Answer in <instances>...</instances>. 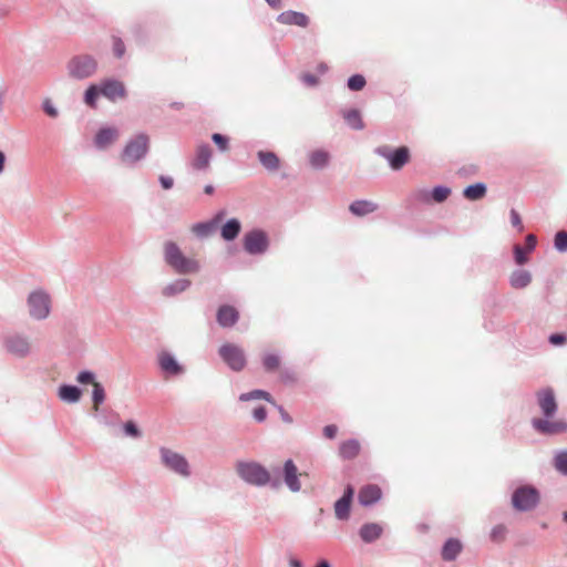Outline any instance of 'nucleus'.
Masks as SVG:
<instances>
[{
  "label": "nucleus",
  "mask_w": 567,
  "mask_h": 567,
  "mask_svg": "<svg viewBox=\"0 0 567 567\" xmlns=\"http://www.w3.org/2000/svg\"><path fill=\"white\" fill-rule=\"evenodd\" d=\"M218 354L227 367L235 372L243 371L247 364L245 351L237 344L224 343L219 347Z\"/></svg>",
  "instance_id": "6e6552de"
},
{
  "label": "nucleus",
  "mask_w": 567,
  "mask_h": 567,
  "mask_svg": "<svg viewBox=\"0 0 567 567\" xmlns=\"http://www.w3.org/2000/svg\"><path fill=\"white\" fill-rule=\"evenodd\" d=\"M252 416L257 422H264L267 419L266 408L262 405L256 408L252 412Z\"/></svg>",
  "instance_id": "864d4df0"
},
{
  "label": "nucleus",
  "mask_w": 567,
  "mask_h": 567,
  "mask_svg": "<svg viewBox=\"0 0 567 567\" xmlns=\"http://www.w3.org/2000/svg\"><path fill=\"white\" fill-rule=\"evenodd\" d=\"M289 565H290V567H303L302 561L298 558H290Z\"/></svg>",
  "instance_id": "69168bd1"
},
{
  "label": "nucleus",
  "mask_w": 567,
  "mask_h": 567,
  "mask_svg": "<svg viewBox=\"0 0 567 567\" xmlns=\"http://www.w3.org/2000/svg\"><path fill=\"white\" fill-rule=\"evenodd\" d=\"M278 410L285 423H292V417L285 411L282 406H278Z\"/></svg>",
  "instance_id": "e2e57ef3"
},
{
  "label": "nucleus",
  "mask_w": 567,
  "mask_h": 567,
  "mask_svg": "<svg viewBox=\"0 0 567 567\" xmlns=\"http://www.w3.org/2000/svg\"><path fill=\"white\" fill-rule=\"evenodd\" d=\"M150 148V138L145 133H140L131 138L121 153L123 163L134 165L143 159Z\"/></svg>",
  "instance_id": "7ed1b4c3"
},
{
  "label": "nucleus",
  "mask_w": 567,
  "mask_h": 567,
  "mask_svg": "<svg viewBox=\"0 0 567 567\" xmlns=\"http://www.w3.org/2000/svg\"><path fill=\"white\" fill-rule=\"evenodd\" d=\"M329 153L322 150H317L309 155V163L315 169H323L329 164Z\"/></svg>",
  "instance_id": "473e14b6"
},
{
  "label": "nucleus",
  "mask_w": 567,
  "mask_h": 567,
  "mask_svg": "<svg viewBox=\"0 0 567 567\" xmlns=\"http://www.w3.org/2000/svg\"><path fill=\"white\" fill-rule=\"evenodd\" d=\"M158 182L164 189H171L174 186V179L171 176L161 175Z\"/></svg>",
  "instance_id": "13d9d810"
},
{
  "label": "nucleus",
  "mask_w": 567,
  "mask_h": 567,
  "mask_svg": "<svg viewBox=\"0 0 567 567\" xmlns=\"http://www.w3.org/2000/svg\"><path fill=\"white\" fill-rule=\"evenodd\" d=\"M554 467L557 472L567 476V450L556 452L554 457Z\"/></svg>",
  "instance_id": "e433bc0d"
},
{
  "label": "nucleus",
  "mask_w": 567,
  "mask_h": 567,
  "mask_svg": "<svg viewBox=\"0 0 567 567\" xmlns=\"http://www.w3.org/2000/svg\"><path fill=\"white\" fill-rule=\"evenodd\" d=\"M540 501L538 489L532 485L517 487L512 495V505L518 512H529L537 507Z\"/></svg>",
  "instance_id": "39448f33"
},
{
  "label": "nucleus",
  "mask_w": 567,
  "mask_h": 567,
  "mask_svg": "<svg viewBox=\"0 0 567 567\" xmlns=\"http://www.w3.org/2000/svg\"><path fill=\"white\" fill-rule=\"evenodd\" d=\"M58 395L61 401L66 403H76L80 401L82 391L73 384H62L59 386Z\"/></svg>",
  "instance_id": "393cba45"
},
{
  "label": "nucleus",
  "mask_w": 567,
  "mask_h": 567,
  "mask_svg": "<svg viewBox=\"0 0 567 567\" xmlns=\"http://www.w3.org/2000/svg\"><path fill=\"white\" fill-rule=\"evenodd\" d=\"M353 495H354V488L351 485H348L341 497L352 502Z\"/></svg>",
  "instance_id": "680f3d73"
},
{
  "label": "nucleus",
  "mask_w": 567,
  "mask_h": 567,
  "mask_svg": "<svg viewBox=\"0 0 567 567\" xmlns=\"http://www.w3.org/2000/svg\"><path fill=\"white\" fill-rule=\"evenodd\" d=\"M509 218H511L512 226L517 228L518 231H522L524 226H523V223H522L520 215L518 214V212L516 209H514V208L511 209Z\"/></svg>",
  "instance_id": "603ef678"
},
{
  "label": "nucleus",
  "mask_w": 567,
  "mask_h": 567,
  "mask_svg": "<svg viewBox=\"0 0 567 567\" xmlns=\"http://www.w3.org/2000/svg\"><path fill=\"white\" fill-rule=\"evenodd\" d=\"M533 427L543 435H556L567 432V422L558 420L550 421L549 419H533Z\"/></svg>",
  "instance_id": "f8f14e48"
},
{
  "label": "nucleus",
  "mask_w": 567,
  "mask_h": 567,
  "mask_svg": "<svg viewBox=\"0 0 567 567\" xmlns=\"http://www.w3.org/2000/svg\"><path fill=\"white\" fill-rule=\"evenodd\" d=\"M281 473L284 476V483L291 492L297 493L301 489L298 468L292 460L289 458L284 463L282 471L280 470V474Z\"/></svg>",
  "instance_id": "2eb2a0df"
},
{
  "label": "nucleus",
  "mask_w": 567,
  "mask_h": 567,
  "mask_svg": "<svg viewBox=\"0 0 567 567\" xmlns=\"http://www.w3.org/2000/svg\"><path fill=\"white\" fill-rule=\"evenodd\" d=\"M382 497L381 488L375 484H368L359 492V502L362 506H371Z\"/></svg>",
  "instance_id": "a211bd4d"
},
{
  "label": "nucleus",
  "mask_w": 567,
  "mask_h": 567,
  "mask_svg": "<svg viewBox=\"0 0 567 567\" xmlns=\"http://www.w3.org/2000/svg\"><path fill=\"white\" fill-rule=\"evenodd\" d=\"M277 21L281 24L298 25L301 28H306L309 24V18L305 13L293 10H287L281 12L277 17Z\"/></svg>",
  "instance_id": "f3484780"
},
{
  "label": "nucleus",
  "mask_w": 567,
  "mask_h": 567,
  "mask_svg": "<svg viewBox=\"0 0 567 567\" xmlns=\"http://www.w3.org/2000/svg\"><path fill=\"white\" fill-rule=\"evenodd\" d=\"M224 216H225V212L220 210L210 219V221H215L216 223V228L218 227V225L223 220Z\"/></svg>",
  "instance_id": "0e129e2a"
},
{
  "label": "nucleus",
  "mask_w": 567,
  "mask_h": 567,
  "mask_svg": "<svg viewBox=\"0 0 567 567\" xmlns=\"http://www.w3.org/2000/svg\"><path fill=\"white\" fill-rule=\"evenodd\" d=\"M118 136V131L115 127H102L97 131L94 137V145L103 150L107 147Z\"/></svg>",
  "instance_id": "4be33fe9"
},
{
  "label": "nucleus",
  "mask_w": 567,
  "mask_h": 567,
  "mask_svg": "<svg viewBox=\"0 0 567 567\" xmlns=\"http://www.w3.org/2000/svg\"><path fill=\"white\" fill-rule=\"evenodd\" d=\"M158 364L162 371L168 375H178L183 373V367L168 352H162L158 355Z\"/></svg>",
  "instance_id": "aec40b11"
},
{
  "label": "nucleus",
  "mask_w": 567,
  "mask_h": 567,
  "mask_svg": "<svg viewBox=\"0 0 567 567\" xmlns=\"http://www.w3.org/2000/svg\"><path fill=\"white\" fill-rule=\"evenodd\" d=\"M315 567H331V565L327 559H321L317 563Z\"/></svg>",
  "instance_id": "774afa93"
},
{
  "label": "nucleus",
  "mask_w": 567,
  "mask_h": 567,
  "mask_svg": "<svg viewBox=\"0 0 567 567\" xmlns=\"http://www.w3.org/2000/svg\"><path fill=\"white\" fill-rule=\"evenodd\" d=\"M506 533H507L506 526L503 524H498V525L494 526L491 530V534H489L491 540L494 543H501L505 539Z\"/></svg>",
  "instance_id": "37998d69"
},
{
  "label": "nucleus",
  "mask_w": 567,
  "mask_h": 567,
  "mask_svg": "<svg viewBox=\"0 0 567 567\" xmlns=\"http://www.w3.org/2000/svg\"><path fill=\"white\" fill-rule=\"evenodd\" d=\"M375 154L385 158L393 171L401 169L410 159V150L406 146L391 148L388 145L378 146Z\"/></svg>",
  "instance_id": "9b49d317"
},
{
  "label": "nucleus",
  "mask_w": 567,
  "mask_h": 567,
  "mask_svg": "<svg viewBox=\"0 0 567 567\" xmlns=\"http://www.w3.org/2000/svg\"><path fill=\"white\" fill-rule=\"evenodd\" d=\"M548 340L554 346H561L567 341V337L564 333H553Z\"/></svg>",
  "instance_id": "4d7b16f0"
},
{
  "label": "nucleus",
  "mask_w": 567,
  "mask_h": 567,
  "mask_svg": "<svg viewBox=\"0 0 567 567\" xmlns=\"http://www.w3.org/2000/svg\"><path fill=\"white\" fill-rule=\"evenodd\" d=\"M463 550V544L458 538L451 537L445 540L441 549V557L444 561H454Z\"/></svg>",
  "instance_id": "6ab92c4d"
},
{
  "label": "nucleus",
  "mask_w": 567,
  "mask_h": 567,
  "mask_svg": "<svg viewBox=\"0 0 567 567\" xmlns=\"http://www.w3.org/2000/svg\"><path fill=\"white\" fill-rule=\"evenodd\" d=\"M212 141L217 145V147L221 151V152H225L228 150V144H229V140L226 135H223V134H219V133H214L212 135Z\"/></svg>",
  "instance_id": "8fccbe9b"
},
{
  "label": "nucleus",
  "mask_w": 567,
  "mask_h": 567,
  "mask_svg": "<svg viewBox=\"0 0 567 567\" xmlns=\"http://www.w3.org/2000/svg\"><path fill=\"white\" fill-rule=\"evenodd\" d=\"M66 69L70 78L74 80H84L96 72L97 62L92 55L79 54L68 62Z\"/></svg>",
  "instance_id": "20e7f679"
},
{
  "label": "nucleus",
  "mask_w": 567,
  "mask_h": 567,
  "mask_svg": "<svg viewBox=\"0 0 567 567\" xmlns=\"http://www.w3.org/2000/svg\"><path fill=\"white\" fill-rule=\"evenodd\" d=\"M382 527L378 523L363 524L359 529V536L365 544H371L382 535Z\"/></svg>",
  "instance_id": "5701e85b"
},
{
  "label": "nucleus",
  "mask_w": 567,
  "mask_h": 567,
  "mask_svg": "<svg viewBox=\"0 0 567 567\" xmlns=\"http://www.w3.org/2000/svg\"><path fill=\"white\" fill-rule=\"evenodd\" d=\"M192 286V281L186 278H178L171 282H168L165 287L162 289V296L166 298H172L181 295L182 292L186 291Z\"/></svg>",
  "instance_id": "412c9836"
},
{
  "label": "nucleus",
  "mask_w": 567,
  "mask_h": 567,
  "mask_svg": "<svg viewBox=\"0 0 567 567\" xmlns=\"http://www.w3.org/2000/svg\"><path fill=\"white\" fill-rule=\"evenodd\" d=\"M159 454L162 464L166 468L183 477L190 475L189 464L182 454L164 446L159 449Z\"/></svg>",
  "instance_id": "1a4fd4ad"
},
{
  "label": "nucleus",
  "mask_w": 567,
  "mask_h": 567,
  "mask_svg": "<svg viewBox=\"0 0 567 567\" xmlns=\"http://www.w3.org/2000/svg\"><path fill=\"white\" fill-rule=\"evenodd\" d=\"M554 247L558 252H567V231L559 230L554 237Z\"/></svg>",
  "instance_id": "a19ab883"
},
{
  "label": "nucleus",
  "mask_w": 567,
  "mask_h": 567,
  "mask_svg": "<svg viewBox=\"0 0 567 567\" xmlns=\"http://www.w3.org/2000/svg\"><path fill=\"white\" fill-rule=\"evenodd\" d=\"M244 249L251 256L264 255L269 247V238L266 231L252 229L247 231L243 238Z\"/></svg>",
  "instance_id": "9d476101"
},
{
  "label": "nucleus",
  "mask_w": 567,
  "mask_h": 567,
  "mask_svg": "<svg viewBox=\"0 0 567 567\" xmlns=\"http://www.w3.org/2000/svg\"><path fill=\"white\" fill-rule=\"evenodd\" d=\"M342 117L350 128L355 130V131H361L364 128V123H363V120L361 117L359 110L351 109V110L343 111Z\"/></svg>",
  "instance_id": "c756f323"
},
{
  "label": "nucleus",
  "mask_w": 567,
  "mask_h": 567,
  "mask_svg": "<svg viewBox=\"0 0 567 567\" xmlns=\"http://www.w3.org/2000/svg\"><path fill=\"white\" fill-rule=\"evenodd\" d=\"M337 432H338V427L333 424H330V425H326L323 427V435L327 437V439H334L336 435H337Z\"/></svg>",
  "instance_id": "bf43d9fd"
},
{
  "label": "nucleus",
  "mask_w": 567,
  "mask_h": 567,
  "mask_svg": "<svg viewBox=\"0 0 567 567\" xmlns=\"http://www.w3.org/2000/svg\"><path fill=\"white\" fill-rule=\"evenodd\" d=\"M99 95H101V86H100V84L99 85L92 84V85H90L86 89V91L84 93V102L89 106L95 107L96 100H97Z\"/></svg>",
  "instance_id": "58836bf2"
},
{
  "label": "nucleus",
  "mask_w": 567,
  "mask_h": 567,
  "mask_svg": "<svg viewBox=\"0 0 567 567\" xmlns=\"http://www.w3.org/2000/svg\"><path fill=\"white\" fill-rule=\"evenodd\" d=\"M216 320L221 328H231L239 320V312L233 306L223 305L217 310Z\"/></svg>",
  "instance_id": "dca6fc26"
},
{
  "label": "nucleus",
  "mask_w": 567,
  "mask_h": 567,
  "mask_svg": "<svg viewBox=\"0 0 567 567\" xmlns=\"http://www.w3.org/2000/svg\"><path fill=\"white\" fill-rule=\"evenodd\" d=\"M212 158V148L208 144H202L197 147L196 156L193 161V167L197 171H204L208 167Z\"/></svg>",
  "instance_id": "b1692460"
},
{
  "label": "nucleus",
  "mask_w": 567,
  "mask_h": 567,
  "mask_svg": "<svg viewBox=\"0 0 567 567\" xmlns=\"http://www.w3.org/2000/svg\"><path fill=\"white\" fill-rule=\"evenodd\" d=\"M349 209L355 216H365L375 212L378 209V205L370 200L359 199L352 202Z\"/></svg>",
  "instance_id": "cd10ccee"
},
{
  "label": "nucleus",
  "mask_w": 567,
  "mask_h": 567,
  "mask_svg": "<svg viewBox=\"0 0 567 567\" xmlns=\"http://www.w3.org/2000/svg\"><path fill=\"white\" fill-rule=\"evenodd\" d=\"M532 282V274L526 269H516L509 276V285L514 289H524Z\"/></svg>",
  "instance_id": "a878e982"
},
{
  "label": "nucleus",
  "mask_w": 567,
  "mask_h": 567,
  "mask_svg": "<svg viewBox=\"0 0 567 567\" xmlns=\"http://www.w3.org/2000/svg\"><path fill=\"white\" fill-rule=\"evenodd\" d=\"M123 430H124L125 435L134 437V439H138L142 435L141 430L133 421L125 422L123 425Z\"/></svg>",
  "instance_id": "de8ad7c7"
},
{
  "label": "nucleus",
  "mask_w": 567,
  "mask_h": 567,
  "mask_svg": "<svg viewBox=\"0 0 567 567\" xmlns=\"http://www.w3.org/2000/svg\"><path fill=\"white\" fill-rule=\"evenodd\" d=\"M6 351L14 358L23 359L30 355L32 346L27 334L21 332H10L3 338Z\"/></svg>",
  "instance_id": "0eeeda50"
},
{
  "label": "nucleus",
  "mask_w": 567,
  "mask_h": 567,
  "mask_svg": "<svg viewBox=\"0 0 567 567\" xmlns=\"http://www.w3.org/2000/svg\"><path fill=\"white\" fill-rule=\"evenodd\" d=\"M537 245V238L534 234H528L525 238V248L528 252H532Z\"/></svg>",
  "instance_id": "6e6d98bb"
},
{
  "label": "nucleus",
  "mask_w": 567,
  "mask_h": 567,
  "mask_svg": "<svg viewBox=\"0 0 567 567\" xmlns=\"http://www.w3.org/2000/svg\"><path fill=\"white\" fill-rule=\"evenodd\" d=\"M101 86V95L110 100L111 102H115L118 99L126 97V89L124 84L116 79H106L100 83Z\"/></svg>",
  "instance_id": "4468645a"
},
{
  "label": "nucleus",
  "mask_w": 567,
  "mask_h": 567,
  "mask_svg": "<svg viewBox=\"0 0 567 567\" xmlns=\"http://www.w3.org/2000/svg\"><path fill=\"white\" fill-rule=\"evenodd\" d=\"M163 258L165 264L178 275L197 274L200 270L199 261L186 257L179 246L171 240L164 244Z\"/></svg>",
  "instance_id": "f03ea898"
},
{
  "label": "nucleus",
  "mask_w": 567,
  "mask_h": 567,
  "mask_svg": "<svg viewBox=\"0 0 567 567\" xmlns=\"http://www.w3.org/2000/svg\"><path fill=\"white\" fill-rule=\"evenodd\" d=\"M257 157L260 164L269 172H276L280 166L279 157L270 151H259Z\"/></svg>",
  "instance_id": "c85d7f7f"
},
{
  "label": "nucleus",
  "mask_w": 567,
  "mask_h": 567,
  "mask_svg": "<svg viewBox=\"0 0 567 567\" xmlns=\"http://www.w3.org/2000/svg\"><path fill=\"white\" fill-rule=\"evenodd\" d=\"M76 381L80 384H93L94 385V383H96L95 382V373L90 370L80 371L76 375Z\"/></svg>",
  "instance_id": "a18cd8bd"
},
{
  "label": "nucleus",
  "mask_w": 567,
  "mask_h": 567,
  "mask_svg": "<svg viewBox=\"0 0 567 567\" xmlns=\"http://www.w3.org/2000/svg\"><path fill=\"white\" fill-rule=\"evenodd\" d=\"M241 230V224L237 218L228 219L220 229V235L224 240L231 241L238 237Z\"/></svg>",
  "instance_id": "bb28decb"
},
{
  "label": "nucleus",
  "mask_w": 567,
  "mask_h": 567,
  "mask_svg": "<svg viewBox=\"0 0 567 567\" xmlns=\"http://www.w3.org/2000/svg\"><path fill=\"white\" fill-rule=\"evenodd\" d=\"M281 380L285 382V383H291L296 380L295 378V373L292 371H289V370H285L282 371L281 373Z\"/></svg>",
  "instance_id": "052dcab7"
},
{
  "label": "nucleus",
  "mask_w": 567,
  "mask_h": 567,
  "mask_svg": "<svg viewBox=\"0 0 567 567\" xmlns=\"http://www.w3.org/2000/svg\"><path fill=\"white\" fill-rule=\"evenodd\" d=\"M328 71V65L324 62H321L317 65V72L319 74H324Z\"/></svg>",
  "instance_id": "338daca9"
},
{
  "label": "nucleus",
  "mask_w": 567,
  "mask_h": 567,
  "mask_svg": "<svg viewBox=\"0 0 567 567\" xmlns=\"http://www.w3.org/2000/svg\"><path fill=\"white\" fill-rule=\"evenodd\" d=\"M365 78L361 74H353L347 81L349 90L354 92L361 91L365 86Z\"/></svg>",
  "instance_id": "79ce46f5"
},
{
  "label": "nucleus",
  "mask_w": 567,
  "mask_h": 567,
  "mask_svg": "<svg viewBox=\"0 0 567 567\" xmlns=\"http://www.w3.org/2000/svg\"><path fill=\"white\" fill-rule=\"evenodd\" d=\"M29 315L32 319L41 321L49 317L51 311V298L42 289L34 290L27 298Z\"/></svg>",
  "instance_id": "423d86ee"
},
{
  "label": "nucleus",
  "mask_w": 567,
  "mask_h": 567,
  "mask_svg": "<svg viewBox=\"0 0 567 567\" xmlns=\"http://www.w3.org/2000/svg\"><path fill=\"white\" fill-rule=\"evenodd\" d=\"M487 187L485 183L478 182L466 186L463 189V196L468 200H478L486 195Z\"/></svg>",
  "instance_id": "2f4dec72"
},
{
  "label": "nucleus",
  "mask_w": 567,
  "mask_h": 567,
  "mask_svg": "<svg viewBox=\"0 0 567 567\" xmlns=\"http://www.w3.org/2000/svg\"><path fill=\"white\" fill-rule=\"evenodd\" d=\"M280 365V358L275 353H267L262 357V367L267 372H274L278 370Z\"/></svg>",
  "instance_id": "4c0bfd02"
},
{
  "label": "nucleus",
  "mask_w": 567,
  "mask_h": 567,
  "mask_svg": "<svg viewBox=\"0 0 567 567\" xmlns=\"http://www.w3.org/2000/svg\"><path fill=\"white\" fill-rule=\"evenodd\" d=\"M92 401L95 405H100L105 401V390L99 382L93 385Z\"/></svg>",
  "instance_id": "c03bdc74"
},
{
  "label": "nucleus",
  "mask_w": 567,
  "mask_h": 567,
  "mask_svg": "<svg viewBox=\"0 0 567 567\" xmlns=\"http://www.w3.org/2000/svg\"><path fill=\"white\" fill-rule=\"evenodd\" d=\"M216 229V223L210 220L197 223L192 228L193 233L199 238L212 236Z\"/></svg>",
  "instance_id": "72a5a7b5"
},
{
  "label": "nucleus",
  "mask_w": 567,
  "mask_h": 567,
  "mask_svg": "<svg viewBox=\"0 0 567 567\" xmlns=\"http://www.w3.org/2000/svg\"><path fill=\"white\" fill-rule=\"evenodd\" d=\"M537 403L545 417L550 419L557 412V402L551 388H545L537 392Z\"/></svg>",
  "instance_id": "ddd939ff"
},
{
  "label": "nucleus",
  "mask_w": 567,
  "mask_h": 567,
  "mask_svg": "<svg viewBox=\"0 0 567 567\" xmlns=\"http://www.w3.org/2000/svg\"><path fill=\"white\" fill-rule=\"evenodd\" d=\"M351 501L340 497L334 503V514L339 520H347L350 517Z\"/></svg>",
  "instance_id": "f704fd0d"
},
{
  "label": "nucleus",
  "mask_w": 567,
  "mask_h": 567,
  "mask_svg": "<svg viewBox=\"0 0 567 567\" xmlns=\"http://www.w3.org/2000/svg\"><path fill=\"white\" fill-rule=\"evenodd\" d=\"M450 194H451V188H449L447 186L439 185L432 189L431 198L435 203H443L444 200H446V198L449 197Z\"/></svg>",
  "instance_id": "ea45409f"
},
{
  "label": "nucleus",
  "mask_w": 567,
  "mask_h": 567,
  "mask_svg": "<svg viewBox=\"0 0 567 567\" xmlns=\"http://www.w3.org/2000/svg\"><path fill=\"white\" fill-rule=\"evenodd\" d=\"M527 254L528 251L524 249L522 246H514V259L517 265L523 266L528 261Z\"/></svg>",
  "instance_id": "49530a36"
},
{
  "label": "nucleus",
  "mask_w": 567,
  "mask_h": 567,
  "mask_svg": "<svg viewBox=\"0 0 567 567\" xmlns=\"http://www.w3.org/2000/svg\"><path fill=\"white\" fill-rule=\"evenodd\" d=\"M360 452V444L357 440L350 439L340 444L339 453L344 460L354 458Z\"/></svg>",
  "instance_id": "7c9ffc66"
},
{
  "label": "nucleus",
  "mask_w": 567,
  "mask_h": 567,
  "mask_svg": "<svg viewBox=\"0 0 567 567\" xmlns=\"http://www.w3.org/2000/svg\"><path fill=\"white\" fill-rule=\"evenodd\" d=\"M42 110L43 112L52 117V118H56L59 116V111L58 109L53 105L52 101L50 99H45L43 102H42Z\"/></svg>",
  "instance_id": "3c124183"
},
{
  "label": "nucleus",
  "mask_w": 567,
  "mask_h": 567,
  "mask_svg": "<svg viewBox=\"0 0 567 567\" xmlns=\"http://www.w3.org/2000/svg\"><path fill=\"white\" fill-rule=\"evenodd\" d=\"M259 399H264L267 402H272L270 393H268L267 391H264V390H252V391H249L246 393H241L239 395V400L241 402L259 400Z\"/></svg>",
  "instance_id": "c9c22d12"
},
{
  "label": "nucleus",
  "mask_w": 567,
  "mask_h": 567,
  "mask_svg": "<svg viewBox=\"0 0 567 567\" xmlns=\"http://www.w3.org/2000/svg\"><path fill=\"white\" fill-rule=\"evenodd\" d=\"M238 476L247 484L264 487L270 486L272 489H278L281 486L280 467H274L269 472L265 466L258 462H238L237 466Z\"/></svg>",
  "instance_id": "f257e3e1"
},
{
  "label": "nucleus",
  "mask_w": 567,
  "mask_h": 567,
  "mask_svg": "<svg viewBox=\"0 0 567 567\" xmlns=\"http://www.w3.org/2000/svg\"><path fill=\"white\" fill-rule=\"evenodd\" d=\"M113 53L117 59L123 58L125 54V44L120 37L113 35Z\"/></svg>",
  "instance_id": "09e8293b"
},
{
  "label": "nucleus",
  "mask_w": 567,
  "mask_h": 567,
  "mask_svg": "<svg viewBox=\"0 0 567 567\" xmlns=\"http://www.w3.org/2000/svg\"><path fill=\"white\" fill-rule=\"evenodd\" d=\"M301 81L307 86H316L319 83L318 78L315 74H311V73H303L301 75Z\"/></svg>",
  "instance_id": "5fc2aeb1"
}]
</instances>
